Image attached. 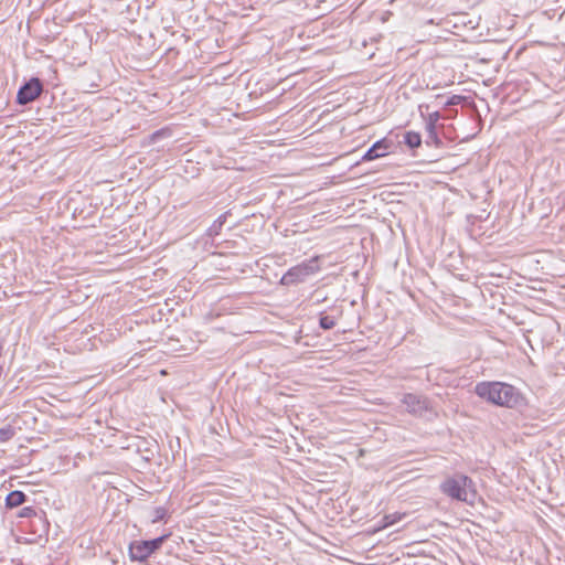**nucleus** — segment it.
Here are the masks:
<instances>
[{
  "label": "nucleus",
  "instance_id": "nucleus-1",
  "mask_svg": "<svg viewBox=\"0 0 565 565\" xmlns=\"http://www.w3.org/2000/svg\"><path fill=\"white\" fill-rule=\"evenodd\" d=\"M475 392L479 397L504 407H514L520 401L519 391L502 382H480L476 385Z\"/></svg>",
  "mask_w": 565,
  "mask_h": 565
},
{
  "label": "nucleus",
  "instance_id": "nucleus-2",
  "mask_svg": "<svg viewBox=\"0 0 565 565\" xmlns=\"http://www.w3.org/2000/svg\"><path fill=\"white\" fill-rule=\"evenodd\" d=\"M440 489L443 493L458 501L471 503L476 498L472 480L463 475L447 479L441 483Z\"/></svg>",
  "mask_w": 565,
  "mask_h": 565
},
{
  "label": "nucleus",
  "instance_id": "nucleus-3",
  "mask_svg": "<svg viewBox=\"0 0 565 565\" xmlns=\"http://www.w3.org/2000/svg\"><path fill=\"white\" fill-rule=\"evenodd\" d=\"M320 270L319 257L307 259L291 268L281 277L280 284L284 286H292L303 282L310 276Z\"/></svg>",
  "mask_w": 565,
  "mask_h": 565
},
{
  "label": "nucleus",
  "instance_id": "nucleus-4",
  "mask_svg": "<svg viewBox=\"0 0 565 565\" xmlns=\"http://www.w3.org/2000/svg\"><path fill=\"white\" fill-rule=\"evenodd\" d=\"M402 403L406 411L415 416H423L429 408L428 399L424 396L407 393L403 396Z\"/></svg>",
  "mask_w": 565,
  "mask_h": 565
},
{
  "label": "nucleus",
  "instance_id": "nucleus-5",
  "mask_svg": "<svg viewBox=\"0 0 565 565\" xmlns=\"http://www.w3.org/2000/svg\"><path fill=\"white\" fill-rule=\"evenodd\" d=\"M42 92V84L39 78H32L25 83L18 92L17 102L20 105H26L33 102Z\"/></svg>",
  "mask_w": 565,
  "mask_h": 565
},
{
  "label": "nucleus",
  "instance_id": "nucleus-6",
  "mask_svg": "<svg viewBox=\"0 0 565 565\" xmlns=\"http://www.w3.org/2000/svg\"><path fill=\"white\" fill-rule=\"evenodd\" d=\"M440 118H441V115L439 111L430 113L425 117L426 131L428 135L427 143H430V142L434 145L440 143V140L438 138L437 130H436L437 122L439 121Z\"/></svg>",
  "mask_w": 565,
  "mask_h": 565
},
{
  "label": "nucleus",
  "instance_id": "nucleus-7",
  "mask_svg": "<svg viewBox=\"0 0 565 565\" xmlns=\"http://www.w3.org/2000/svg\"><path fill=\"white\" fill-rule=\"evenodd\" d=\"M129 555L132 561L142 562L150 556L149 547L145 541H137L130 544Z\"/></svg>",
  "mask_w": 565,
  "mask_h": 565
},
{
  "label": "nucleus",
  "instance_id": "nucleus-8",
  "mask_svg": "<svg viewBox=\"0 0 565 565\" xmlns=\"http://www.w3.org/2000/svg\"><path fill=\"white\" fill-rule=\"evenodd\" d=\"M388 145L385 140L376 141L363 156L364 161L381 158L387 153Z\"/></svg>",
  "mask_w": 565,
  "mask_h": 565
},
{
  "label": "nucleus",
  "instance_id": "nucleus-9",
  "mask_svg": "<svg viewBox=\"0 0 565 565\" xmlns=\"http://www.w3.org/2000/svg\"><path fill=\"white\" fill-rule=\"evenodd\" d=\"M26 500V495L19 490L11 491L6 498V505L8 508H17L23 504Z\"/></svg>",
  "mask_w": 565,
  "mask_h": 565
},
{
  "label": "nucleus",
  "instance_id": "nucleus-10",
  "mask_svg": "<svg viewBox=\"0 0 565 565\" xmlns=\"http://www.w3.org/2000/svg\"><path fill=\"white\" fill-rule=\"evenodd\" d=\"M404 141L409 148L414 149L420 146L422 137L418 132L407 131L404 136Z\"/></svg>",
  "mask_w": 565,
  "mask_h": 565
},
{
  "label": "nucleus",
  "instance_id": "nucleus-11",
  "mask_svg": "<svg viewBox=\"0 0 565 565\" xmlns=\"http://www.w3.org/2000/svg\"><path fill=\"white\" fill-rule=\"evenodd\" d=\"M227 213H224L217 217V220L214 221V223L209 228V235L215 236L218 235L221 232L224 223L226 222Z\"/></svg>",
  "mask_w": 565,
  "mask_h": 565
},
{
  "label": "nucleus",
  "instance_id": "nucleus-12",
  "mask_svg": "<svg viewBox=\"0 0 565 565\" xmlns=\"http://www.w3.org/2000/svg\"><path fill=\"white\" fill-rule=\"evenodd\" d=\"M404 516V514H399V513H392V514H387L385 515L383 519H382V524H381V529H384V527H387L390 525H393L395 524L396 522L401 521L402 518Z\"/></svg>",
  "mask_w": 565,
  "mask_h": 565
},
{
  "label": "nucleus",
  "instance_id": "nucleus-13",
  "mask_svg": "<svg viewBox=\"0 0 565 565\" xmlns=\"http://www.w3.org/2000/svg\"><path fill=\"white\" fill-rule=\"evenodd\" d=\"M166 540V536H160V537H157V539H153V540H149V541H145L149 547V553L150 555L159 550L163 543V541Z\"/></svg>",
  "mask_w": 565,
  "mask_h": 565
},
{
  "label": "nucleus",
  "instance_id": "nucleus-14",
  "mask_svg": "<svg viewBox=\"0 0 565 565\" xmlns=\"http://www.w3.org/2000/svg\"><path fill=\"white\" fill-rule=\"evenodd\" d=\"M319 324L324 330H330L335 326V319L331 316H322L319 320Z\"/></svg>",
  "mask_w": 565,
  "mask_h": 565
},
{
  "label": "nucleus",
  "instance_id": "nucleus-15",
  "mask_svg": "<svg viewBox=\"0 0 565 565\" xmlns=\"http://www.w3.org/2000/svg\"><path fill=\"white\" fill-rule=\"evenodd\" d=\"M463 100V97L460 95H452L445 104V106H455L459 105Z\"/></svg>",
  "mask_w": 565,
  "mask_h": 565
},
{
  "label": "nucleus",
  "instance_id": "nucleus-16",
  "mask_svg": "<svg viewBox=\"0 0 565 565\" xmlns=\"http://www.w3.org/2000/svg\"><path fill=\"white\" fill-rule=\"evenodd\" d=\"M35 514V511L33 508L31 507H26V508H23L21 513H20V516L22 518H29V516H32Z\"/></svg>",
  "mask_w": 565,
  "mask_h": 565
},
{
  "label": "nucleus",
  "instance_id": "nucleus-17",
  "mask_svg": "<svg viewBox=\"0 0 565 565\" xmlns=\"http://www.w3.org/2000/svg\"><path fill=\"white\" fill-rule=\"evenodd\" d=\"M166 136H170L169 130H166V129L158 130V131H156V132L152 135V140H157L158 138H160V137H166Z\"/></svg>",
  "mask_w": 565,
  "mask_h": 565
},
{
  "label": "nucleus",
  "instance_id": "nucleus-18",
  "mask_svg": "<svg viewBox=\"0 0 565 565\" xmlns=\"http://www.w3.org/2000/svg\"><path fill=\"white\" fill-rule=\"evenodd\" d=\"M11 436V431L8 429V430H4V429H0V440L4 441L7 439H9Z\"/></svg>",
  "mask_w": 565,
  "mask_h": 565
},
{
  "label": "nucleus",
  "instance_id": "nucleus-19",
  "mask_svg": "<svg viewBox=\"0 0 565 565\" xmlns=\"http://www.w3.org/2000/svg\"><path fill=\"white\" fill-rule=\"evenodd\" d=\"M163 516H164V510L159 508L156 511V519L153 521L157 522L159 520H162Z\"/></svg>",
  "mask_w": 565,
  "mask_h": 565
}]
</instances>
